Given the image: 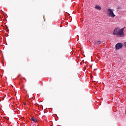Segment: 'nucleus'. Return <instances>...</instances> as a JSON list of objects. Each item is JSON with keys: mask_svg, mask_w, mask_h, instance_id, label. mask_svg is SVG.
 <instances>
[{"mask_svg": "<svg viewBox=\"0 0 126 126\" xmlns=\"http://www.w3.org/2000/svg\"><path fill=\"white\" fill-rule=\"evenodd\" d=\"M124 30H125V27L121 29L119 27L116 28L113 32V35H116L118 37H125V32H124Z\"/></svg>", "mask_w": 126, "mask_h": 126, "instance_id": "1", "label": "nucleus"}, {"mask_svg": "<svg viewBox=\"0 0 126 126\" xmlns=\"http://www.w3.org/2000/svg\"><path fill=\"white\" fill-rule=\"evenodd\" d=\"M107 11L108 12V16L109 17H112V18H114L116 17V15L114 13V11L111 9H107Z\"/></svg>", "mask_w": 126, "mask_h": 126, "instance_id": "2", "label": "nucleus"}, {"mask_svg": "<svg viewBox=\"0 0 126 126\" xmlns=\"http://www.w3.org/2000/svg\"><path fill=\"white\" fill-rule=\"evenodd\" d=\"M122 48H123V43H117L115 45L116 50H120V49H122Z\"/></svg>", "mask_w": 126, "mask_h": 126, "instance_id": "3", "label": "nucleus"}, {"mask_svg": "<svg viewBox=\"0 0 126 126\" xmlns=\"http://www.w3.org/2000/svg\"><path fill=\"white\" fill-rule=\"evenodd\" d=\"M95 8H96V9H98V10H101L102 9V8H101V6L97 5H95Z\"/></svg>", "mask_w": 126, "mask_h": 126, "instance_id": "4", "label": "nucleus"}, {"mask_svg": "<svg viewBox=\"0 0 126 126\" xmlns=\"http://www.w3.org/2000/svg\"><path fill=\"white\" fill-rule=\"evenodd\" d=\"M94 44L95 45H101V41H95Z\"/></svg>", "mask_w": 126, "mask_h": 126, "instance_id": "5", "label": "nucleus"}, {"mask_svg": "<svg viewBox=\"0 0 126 126\" xmlns=\"http://www.w3.org/2000/svg\"><path fill=\"white\" fill-rule=\"evenodd\" d=\"M32 122H34V123H37V119H36L35 117H32Z\"/></svg>", "mask_w": 126, "mask_h": 126, "instance_id": "6", "label": "nucleus"}]
</instances>
